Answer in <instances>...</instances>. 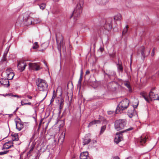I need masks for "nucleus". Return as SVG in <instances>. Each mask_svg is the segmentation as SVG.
<instances>
[{"instance_id": "nucleus-13", "label": "nucleus", "mask_w": 159, "mask_h": 159, "mask_svg": "<svg viewBox=\"0 0 159 159\" xmlns=\"http://www.w3.org/2000/svg\"><path fill=\"white\" fill-rule=\"evenodd\" d=\"M11 69H7L6 71L7 79L9 80H12L14 76L13 72H11Z\"/></svg>"}, {"instance_id": "nucleus-23", "label": "nucleus", "mask_w": 159, "mask_h": 159, "mask_svg": "<svg viewBox=\"0 0 159 159\" xmlns=\"http://www.w3.org/2000/svg\"><path fill=\"white\" fill-rule=\"evenodd\" d=\"M122 16L120 14H118L114 16V20H120L122 19Z\"/></svg>"}, {"instance_id": "nucleus-22", "label": "nucleus", "mask_w": 159, "mask_h": 159, "mask_svg": "<svg viewBox=\"0 0 159 159\" xmlns=\"http://www.w3.org/2000/svg\"><path fill=\"white\" fill-rule=\"evenodd\" d=\"M12 138V141H17L18 140V135L17 134H15L11 135Z\"/></svg>"}, {"instance_id": "nucleus-32", "label": "nucleus", "mask_w": 159, "mask_h": 159, "mask_svg": "<svg viewBox=\"0 0 159 159\" xmlns=\"http://www.w3.org/2000/svg\"><path fill=\"white\" fill-rule=\"evenodd\" d=\"M39 47V45L37 42H36L34 43V45L33 47V48L34 49H36Z\"/></svg>"}, {"instance_id": "nucleus-18", "label": "nucleus", "mask_w": 159, "mask_h": 159, "mask_svg": "<svg viewBox=\"0 0 159 159\" xmlns=\"http://www.w3.org/2000/svg\"><path fill=\"white\" fill-rule=\"evenodd\" d=\"M89 155L88 152H82L80 154V159H87Z\"/></svg>"}, {"instance_id": "nucleus-38", "label": "nucleus", "mask_w": 159, "mask_h": 159, "mask_svg": "<svg viewBox=\"0 0 159 159\" xmlns=\"http://www.w3.org/2000/svg\"><path fill=\"white\" fill-rule=\"evenodd\" d=\"M83 69H81V72H80V76L83 77Z\"/></svg>"}, {"instance_id": "nucleus-1", "label": "nucleus", "mask_w": 159, "mask_h": 159, "mask_svg": "<svg viewBox=\"0 0 159 159\" xmlns=\"http://www.w3.org/2000/svg\"><path fill=\"white\" fill-rule=\"evenodd\" d=\"M36 84L38 86V89L40 91L46 92L47 96L48 91V84L46 81L40 79H38L37 81L36 82Z\"/></svg>"}, {"instance_id": "nucleus-12", "label": "nucleus", "mask_w": 159, "mask_h": 159, "mask_svg": "<svg viewBox=\"0 0 159 159\" xmlns=\"http://www.w3.org/2000/svg\"><path fill=\"white\" fill-rule=\"evenodd\" d=\"M29 67L31 69H35L36 70H38L41 69V67L36 63H30L29 64Z\"/></svg>"}, {"instance_id": "nucleus-45", "label": "nucleus", "mask_w": 159, "mask_h": 159, "mask_svg": "<svg viewBox=\"0 0 159 159\" xmlns=\"http://www.w3.org/2000/svg\"><path fill=\"white\" fill-rule=\"evenodd\" d=\"M25 105H31V102H29L26 103H25Z\"/></svg>"}, {"instance_id": "nucleus-7", "label": "nucleus", "mask_w": 159, "mask_h": 159, "mask_svg": "<svg viewBox=\"0 0 159 159\" xmlns=\"http://www.w3.org/2000/svg\"><path fill=\"white\" fill-rule=\"evenodd\" d=\"M133 127H130L123 131L119 132L116 134V136L114 139V141L116 144L118 143L120 141L123 140L122 133L126 132L133 130Z\"/></svg>"}, {"instance_id": "nucleus-2", "label": "nucleus", "mask_w": 159, "mask_h": 159, "mask_svg": "<svg viewBox=\"0 0 159 159\" xmlns=\"http://www.w3.org/2000/svg\"><path fill=\"white\" fill-rule=\"evenodd\" d=\"M129 101L127 99H125L121 101L116 108L115 112L116 114L121 113L122 111L126 109L129 104Z\"/></svg>"}, {"instance_id": "nucleus-52", "label": "nucleus", "mask_w": 159, "mask_h": 159, "mask_svg": "<svg viewBox=\"0 0 159 159\" xmlns=\"http://www.w3.org/2000/svg\"><path fill=\"white\" fill-rule=\"evenodd\" d=\"M110 55L112 57H114L115 55H111L110 54Z\"/></svg>"}, {"instance_id": "nucleus-31", "label": "nucleus", "mask_w": 159, "mask_h": 159, "mask_svg": "<svg viewBox=\"0 0 159 159\" xmlns=\"http://www.w3.org/2000/svg\"><path fill=\"white\" fill-rule=\"evenodd\" d=\"M46 4L45 3H42L39 5L40 8L42 10H44L45 8Z\"/></svg>"}, {"instance_id": "nucleus-54", "label": "nucleus", "mask_w": 159, "mask_h": 159, "mask_svg": "<svg viewBox=\"0 0 159 159\" xmlns=\"http://www.w3.org/2000/svg\"><path fill=\"white\" fill-rule=\"evenodd\" d=\"M62 136H63V139L65 138V135H62Z\"/></svg>"}, {"instance_id": "nucleus-28", "label": "nucleus", "mask_w": 159, "mask_h": 159, "mask_svg": "<svg viewBox=\"0 0 159 159\" xmlns=\"http://www.w3.org/2000/svg\"><path fill=\"white\" fill-rule=\"evenodd\" d=\"M145 48L144 47H143L141 50V54L144 57H145Z\"/></svg>"}, {"instance_id": "nucleus-34", "label": "nucleus", "mask_w": 159, "mask_h": 159, "mask_svg": "<svg viewBox=\"0 0 159 159\" xmlns=\"http://www.w3.org/2000/svg\"><path fill=\"white\" fill-rule=\"evenodd\" d=\"M106 127L105 125L101 127L100 131L101 133H102L106 129Z\"/></svg>"}, {"instance_id": "nucleus-41", "label": "nucleus", "mask_w": 159, "mask_h": 159, "mask_svg": "<svg viewBox=\"0 0 159 159\" xmlns=\"http://www.w3.org/2000/svg\"><path fill=\"white\" fill-rule=\"evenodd\" d=\"M129 113H130V115H129V117L130 118H131L133 116V114H132V113H131V112H129V111L128 112Z\"/></svg>"}, {"instance_id": "nucleus-36", "label": "nucleus", "mask_w": 159, "mask_h": 159, "mask_svg": "<svg viewBox=\"0 0 159 159\" xmlns=\"http://www.w3.org/2000/svg\"><path fill=\"white\" fill-rule=\"evenodd\" d=\"M11 96L12 97H17V98H20L21 97V96H19L17 95L11 94Z\"/></svg>"}, {"instance_id": "nucleus-17", "label": "nucleus", "mask_w": 159, "mask_h": 159, "mask_svg": "<svg viewBox=\"0 0 159 159\" xmlns=\"http://www.w3.org/2000/svg\"><path fill=\"white\" fill-rule=\"evenodd\" d=\"M16 128L19 131L20 130L24 127L23 124L20 122L16 121Z\"/></svg>"}, {"instance_id": "nucleus-46", "label": "nucleus", "mask_w": 159, "mask_h": 159, "mask_svg": "<svg viewBox=\"0 0 159 159\" xmlns=\"http://www.w3.org/2000/svg\"><path fill=\"white\" fill-rule=\"evenodd\" d=\"M27 97L30 99H32V97L31 96L27 95Z\"/></svg>"}, {"instance_id": "nucleus-35", "label": "nucleus", "mask_w": 159, "mask_h": 159, "mask_svg": "<svg viewBox=\"0 0 159 159\" xmlns=\"http://www.w3.org/2000/svg\"><path fill=\"white\" fill-rule=\"evenodd\" d=\"M107 113L109 115H111L114 114L115 112L114 111H107Z\"/></svg>"}, {"instance_id": "nucleus-49", "label": "nucleus", "mask_w": 159, "mask_h": 159, "mask_svg": "<svg viewBox=\"0 0 159 159\" xmlns=\"http://www.w3.org/2000/svg\"><path fill=\"white\" fill-rule=\"evenodd\" d=\"M43 119H41V120H40V123H41V124H42V122L43 121Z\"/></svg>"}, {"instance_id": "nucleus-48", "label": "nucleus", "mask_w": 159, "mask_h": 159, "mask_svg": "<svg viewBox=\"0 0 159 159\" xmlns=\"http://www.w3.org/2000/svg\"><path fill=\"white\" fill-rule=\"evenodd\" d=\"M18 109H19V107H17L16 109V110L14 111V113L16 112L17 111V110H18Z\"/></svg>"}, {"instance_id": "nucleus-43", "label": "nucleus", "mask_w": 159, "mask_h": 159, "mask_svg": "<svg viewBox=\"0 0 159 159\" xmlns=\"http://www.w3.org/2000/svg\"><path fill=\"white\" fill-rule=\"evenodd\" d=\"M21 105L22 106L25 105V103L24 102V101L23 100L21 101Z\"/></svg>"}, {"instance_id": "nucleus-55", "label": "nucleus", "mask_w": 159, "mask_h": 159, "mask_svg": "<svg viewBox=\"0 0 159 159\" xmlns=\"http://www.w3.org/2000/svg\"><path fill=\"white\" fill-rule=\"evenodd\" d=\"M157 73H158V74H159V72H157Z\"/></svg>"}, {"instance_id": "nucleus-37", "label": "nucleus", "mask_w": 159, "mask_h": 159, "mask_svg": "<svg viewBox=\"0 0 159 159\" xmlns=\"http://www.w3.org/2000/svg\"><path fill=\"white\" fill-rule=\"evenodd\" d=\"M154 49H155V48H154L152 50V53L151 54V55L152 57L154 55Z\"/></svg>"}, {"instance_id": "nucleus-26", "label": "nucleus", "mask_w": 159, "mask_h": 159, "mask_svg": "<svg viewBox=\"0 0 159 159\" xmlns=\"http://www.w3.org/2000/svg\"><path fill=\"white\" fill-rule=\"evenodd\" d=\"M147 139V138L146 136H142L141 137L139 141L141 143H145L146 142Z\"/></svg>"}, {"instance_id": "nucleus-15", "label": "nucleus", "mask_w": 159, "mask_h": 159, "mask_svg": "<svg viewBox=\"0 0 159 159\" xmlns=\"http://www.w3.org/2000/svg\"><path fill=\"white\" fill-rule=\"evenodd\" d=\"M83 145L84 146L89 143L91 141V139L88 136H86L83 139Z\"/></svg>"}, {"instance_id": "nucleus-21", "label": "nucleus", "mask_w": 159, "mask_h": 159, "mask_svg": "<svg viewBox=\"0 0 159 159\" xmlns=\"http://www.w3.org/2000/svg\"><path fill=\"white\" fill-rule=\"evenodd\" d=\"M97 3L101 5H105L108 2V0H96Z\"/></svg>"}, {"instance_id": "nucleus-3", "label": "nucleus", "mask_w": 159, "mask_h": 159, "mask_svg": "<svg viewBox=\"0 0 159 159\" xmlns=\"http://www.w3.org/2000/svg\"><path fill=\"white\" fill-rule=\"evenodd\" d=\"M140 95L142 96L145 100L148 102H150V101L155 100H159V95L156 94L153 92L151 91L149 93V97L146 95L145 93H141Z\"/></svg>"}, {"instance_id": "nucleus-16", "label": "nucleus", "mask_w": 159, "mask_h": 159, "mask_svg": "<svg viewBox=\"0 0 159 159\" xmlns=\"http://www.w3.org/2000/svg\"><path fill=\"white\" fill-rule=\"evenodd\" d=\"M116 65L117 66L118 71L121 73H122L123 71V69L121 61L118 60V63H116Z\"/></svg>"}, {"instance_id": "nucleus-4", "label": "nucleus", "mask_w": 159, "mask_h": 159, "mask_svg": "<svg viewBox=\"0 0 159 159\" xmlns=\"http://www.w3.org/2000/svg\"><path fill=\"white\" fill-rule=\"evenodd\" d=\"M84 4V1L80 0L79 3L77 5L76 7L73 12L72 14L70 16L71 18L73 16L74 18H77L79 17L80 14L82 12V7Z\"/></svg>"}, {"instance_id": "nucleus-19", "label": "nucleus", "mask_w": 159, "mask_h": 159, "mask_svg": "<svg viewBox=\"0 0 159 159\" xmlns=\"http://www.w3.org/2000/svg\"><path fill=\"white\" fill-rule=\"evenodd\" d=\"M133 106L134 108H137L139 104V101L137 99H134L133 102Z\"/></svg>"}, {"instance_id": "nucleus-53", "label": "nucleus", "mask_w": 159, "mask_h": 159, "mask_svg": "<svg viewBox=\"0 0 159 159\" xmlns=\"http://www.w3.org/2000/svg\"><path fill=\"white\" fill-rule=\"evenodd\" d=\"M150 52V50L148 51V55L149 54Z\"/></svg>"}, {"instance_id": "nucleus-27", "label": "nucleus", "mask_w": 159, "mask_h": 159, "mask_svg": "<svg viewBox=\"0 0 159 159\" xmlns=\"http://www.w3.org/2000/svg\"><path fill=\"white\" fill-rule=\"evenodd\" d=\"M82 78H83L82 77L80 76V79L78 81L77 86H78V87H79L80 88V89L81 87V81H82Z\"/></svg>"}, {"instance_id": "nucleus-10", "label": "nucleus", "mask_w": 159, "mask_h": 159, "mask_svg": "<svg viewBox=\"0 0 159 159\" xmlns=\"http://www.w3.org/2000/svg\"><path fill=\"white\" fill-rule=\"evenodd\" d=\"M112 19L109 18L107 20L106 25L104 26V28L108 30H110L112 28Z\"/></svg>"}, {"instance_id": "nucleus-42", "label": "nucleus", "mask_w": 159, "mask_h": 159, "mask_svg": "<svg viewBox=\"0 0 159 159\" xmlns=\"http://www.w3.org/2000/svg\"><path fill=\"white\" fill-rule=\"evenodd\" d=\"M41 123H39V126H38V130H37L38 131H39V129L40 128V126H41Z\"/></svg>"}, {"instance_id": "nucleus-24", "label": "nucleus", "mask_w": 159, "mask_h": 159, "mask_svg": "<svg viewBox=\"0 0 159 159\" xmlns=\"http://www.w3.org/2000/svg\"><path fill=\"white\" fill-rule=\"evenodd\" d=\"M64 100L62 98H61L60 100V106H59V112H61V110L62 108L63 105H64Z\"/></svg>"}, {"instance_id": "nucleus-30", "label": "nucleus", "mask_w": 159, "mask_h": 159, "mask_svg": "<svg viewBox=\"0 0 159 159\" xmlns=\"http://www.w3.org/2000/svg\"><path fill=\"white\" fill-rule=\"evenodd\" d=\"M128 26L127 25L124 28L122 31V34H125L127 32L128 30Z\"/></svg>"}, {"instance_id": "nucleus-33", "label": "nucleus", "mask_w": 159, "mask_h": 159, "mask_svg": "<svg viewBox=\"0 0 159 159\" xmlns=\"http://www.w3.org/2000/svg\"><path fill=\"white\" fill-rule=\"evenodd\" d=\"M41 46L43 49H45L48 46V45L47 43H44L41 45Z\"/></svg>"}, {"instance_id": "nucleus-5", "label": "nucleus", "mask_w": 159, "mask_h": 159, "mask_svg": "<svg viewBox=\"0 0 159 159\" xmlns=\"http://www.w3.org/2000/svg\"><path fill=\"white\" fill-rule=\"evenodd\" d=\"M23 20L26 25H30L34 24V19L30 16L29 12H26L23 14Z\"/></svg>"}, {"instance_id": "nucleus-6", "label": "nucleus", "mask_w": 159, "mask_h": 159, "mask_svg": "<svg viewBox=\"0 0 159 159\" xmlns=\"http://www.w3.org/2000/svg\"><path fill=\"white\" fill-rule=\"evenodd\" d=\"M126 124L125 119H119L116 120L115 122V128L117 130L119 131L124 128Z\"/></svg>"}, {"instance_id": "nucleus-9", "label": "nucleus", "mask_w": 159, "mask_h": 159, "mask_svg": "<svg viewBox=\"0 0 159 159\" xmlns=\"http://www.w3.org/2000/svg\"><path fill=\"white\" fill-rule=\"evenodd\" d=\"M26 66V63L24 61H20L18 62L17 67L18 70L20 72L23 71Z\"/></svg>"}, {"instance_id": "nucleus-14", "label": "nucleus", "mask_w": 159, "mask_h": 159, "mask_svg": "<svg viewBox=\"0 0 159 159\" xmlns=\"http://www.w3.org/2000/svg\"><path fill=\"white\" fill-rule=\"evenodd\" d=\"M0 82L2 85L4 86L5 87H8L10 85L9 80L7 78L2 79L0 80Z\"/></svg>"}, {"instance_id": "nucleus-40", "label": "nucleus", "mask_w": 159, "mask_h": 159, "mask_svg": "<svg viewBox=\"0 0 159 159\" xmlns=\"http://www.w3.org/2000/svg\"><path fill=\"white\" fill-rule=\"evenodd\" d=\"M9 150H7V151H4L3 152V155L7 154L9 152Z\"/></svg>"}, {"instance_id": "nucleus-50", "label": "nucleus", "mask_w": 159, "mask_h": 159, "mask_svg": "<svg viewBox=\"0 0 159 159\" xmlns=\"http://www.w3.org/2000/svg\"><path fill=\"white\" fill-rule=\"evenodd\" d=\"M43 119H41V120H40V123H41V124H42V122L43 121Z\"/></svg>"}, {"instance_id": "nucleus-47", "label": "nucleus", "mask_w": 159, "mask_h": 159, "mask_svg": "<svg viewBox=\"0 0 159 159\" xmlns=\"http://www.w3.org/2000/svg\"><path fill=\"white\" fill-rule=\"evenodd\" d=\"M100 50L101 52H102L104 50V49L103 48H100Z\"/></svg>"}, {"instance_id": "nucleus-20", "label": "nucleus", "mask_w": 159, "mask_h": 159, "mask_svg": "<svg viewBox=\"0 0 159 159\" xmlns=\"http://www.w3.org/2000/svg\"><path fill=\"white\" fill-rule=\"evenodd\" d=\"M100 121L99 120H94L93 121H91L89 123L88 127H89L93 125H95L96 124H100Z\"/></svg>"}, {"instance_id": "nucleus-51", "label": "nucleus", "mask_w": 159, "mask_h": 159, "mask_svg": "<svg viewBox=\"0 0 159 159\" xmlns=\"http://www.w3.org/2000/svg\"><path fill=\"white\" fill-rule=\"evenodd\" d=\"M3 155V152H0V155Z\"/></svg>"}, {"instance_id": "nucleus-39", "label": "nucleus", "mask_w": 159, "mask_h": 159, "mask_svg": "<svg viewBox=\"0 0 159 159\" xmlns=\"http://www.w3.org/2000/svg\"><path fill=\"white\" fill-rule=\"evenodd\" d=\"M111 159H120V158L118 156H116L113 157Z\"/></svg>"}, {"instance_id": "nucleus-8", "label": "nucleus", "mask_w": 159, "mask_h": 159, "mask_svg": "<svg viewBox=\"0 0 159 159\" xmlns=\"http://www.w3.org/2000/svg\"><path fill=\"white\" fill-rule=\"evenodd\" d=\"M56 37L57 43L58 44V50L59 51H61V47L63 46V37L60 33L57 34Z\"/></svg>"}, {"instance_id": "nucleus-11", "label": "nucleus", "mask_w": 159, "mask_h": 159, "mask_svg": "<svg viewBox=\"0 0 159 159\" xmlns=\"http://www.w3.org/2000/svg\"><path fill=\"white\" fill-rule=\"evenodd\" d=\"M13 142L12 141H9L5 143L2 148L3 149H7L13 146Z\"/></svg>"}, {"instance_id": "nucleus-29", "label": "nucleus", "mask_w": 159, "mask_h": 159, "mask_svg": "<svg viewBox=\"0 0 159 159\" xmlns=\"http://www.w3.org/2000/svg\"><path fill=\"white\" fill-rule=\"evenodd\" d=\"M56 93H55V90H54L53 93L52 97L51 100V102H52L54 101L55 98L56 96Z\"/></svg>"}, {"instance_id": "nucleus-44", "label": "nucleus", "mask_w": 159, "mask_h": 159, "mask_svg": "<svg viewBox=\"0 0 159 159\" xmlns=\"http://www.w3.org/2000/svg\"><path fill=\"white\" fill-rule=\"evenodd\" d=\"M89 73H90V71L89 70H87L86 72V74L88 75Z\"/></svg>"}, {"instance_id": "nucleus-25", "label": "nucleus", "mask_w": 159, "mask_h": 159, "mask_svg": "<svg viewBox=\"0 0 159 159\" xmlns=\"http://www.w3.org/2000/svg\"><path fill=\"white\" fill-rule=\"evenodd\" d=\"M124 84L125 86H126L127 88L129 89V91H131V89L130 85L129 82L128 81H126L124 82Z\"/></svg>"}]
</instances>
